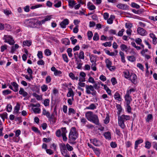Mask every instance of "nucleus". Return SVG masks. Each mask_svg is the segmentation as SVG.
<instances>
[{"mask_svg":"<svg viewBox=\"0 0 157 157\" xmlns=\"http://www.w3.org/2000/svg\"><path fill=\"white\" fill-rule=\"evenodd\" d=\"M120 117H122V119L124 121H127L129 120L130 119V116L128 115H123L121 116H119Z\"/></svg>","mask_w":157,"mask_h":157,"instance_id":"nucleus-32","label":"nucleus"},{"mask_svg":"<svg viewBox=\"0 0 157 157\" xmlns=\"http://www.w3.org/2000/svg\"><path fill=\"white\" fill-rule=\"evenodd\" d=\"M85 88L86 90V92L87 94H91L94 97L96 96L97 92L94 89L93 86L86 85Z\"/></svg>","mask_w":157,"mask_h":157,"instance_id":"nucleus-3","label":"nucleus"},{"mask_svg":"<svg viewBox=\"0 0 157 157\" xmlns=\"http://www.w3.org/2000/svg\"><path fill=\"white\" fill-rule=\"evenodd\" d=\"M90 60L91 62L92 63V65H97L96 62V59L94 56H91L90 57Z\"/></svg>","mask_w":157,"mask_h":157,"instance_id":"nucleus-28","label":"nucleus"},{"mask_svg":"<svg viewBox=\"0 0 157 157\" xmlns=\"http://www.w3.org/2000/svg\"><path fill=\"white\" fill-rule=\"evenodd\" d=\"M3 39L5 40V43H7L10 45H13L15 43L11 36L4 35Z\"/></svg>","mask_w":157,"mask_h":157,"instance_id":"nucleus-4","label":"nucleus"},{"mask_svg":"<svg viewBox=\"0 0 157 157\" xmlns=\"http://www.w3.org/2000/svg\"><path fill=\"white\" fill-rule=\"evenodd\" d=\"M117 7L119 9L123 10H128L129 8V6L128 5L122 3L118 4L117 5Z\"/></svg>","mask_w":157,"mask_h":157,"instance_id":"nucleus-12","label":"nucleus"},{"mask_svg":"<svg viewBox=\"0 0 157 157\" xmlns=\"http://www.w3.org/2000/svg\"><path fill=\"white\" fill-rule=\"evenodd\" d=\"M125 78H129L130 76L129 71L128 70L125 71L123 72Z\"/></svg>","mask_w":157,"mask_h":157,"instance_id":"nucleus-34","label":"nucleus"},{"mask_svg":"<svg viewBox=\"0 0 157 157\" xmlns=\"http://www.w3.org/2000/svg\"><path fill=\"white\" fill-rule=\"evenodd\" d=\"M91 141L95 146H98L99 145V141L96 139H94L93 140H91Z\"/></svg>","mask_w":157,"mask_h":157,"instance_id":"nucleus-30","label":"nucleus"},{"mask_svg":"<svg viewBox=\"0 0 157 157\" xmlns=\"http://www.w3.org/2000/svg\"><path fill=\"white\" fill-rule=\"evenodd\" d=\"M129 79L134 84H136L137 83V76L136 74L131 73L129 77Z\"/></svg>","mask_w":157,"mask_h":157,"instance_id":"nucleus-8","label":"nucleus"},{"mask_svg":"<svg viewBox=\"0 0 157 157\" xmlns=\"http://www.w3.org/2000/svg\"><path fill=\"white\" fill-rule=\"evenodd\" d=\"M44 53L45 55L47 56H50L51 54V52L49 49H46L44 51Z\"/></svg>","mask_w":157,"mask_h":157,"instance_id":"nucleus-53","label":"nucleus"},{"mask_svg":"<svg viewBox=\"0 0 157 157\" xmlns=\"http://www.w3.org/2000/svg\"><path fill=\"white\" fill-rule=\"evenodd\" d=\"M51 70L54 72V74L55 76H60L62 73L61 71L57 70L54 67H52Z\"/></svg>","mask_w":157,"mask_h":157,"instance_id":"nucleus-13","label":"nucleus"},{"mask_svg":"<svg viewBox=\"0 0 157 157\" xmlns=\"http://www.w3.org/2000/svg\"><path fill=\"white\" fill-rule=\"evenodd\" d=\"M87 36L88 37V39L89 40H90L91 38L93 36V34L92 31H88L87 32Z\"/></svg>","mask_w":157,"mask_h":157,"instance_id":"nucleus-48","label":"nucleus"},{"mask_svg":"<svg viewBox=\"0 0 157 157\" xmlns=\"http://www.w3.org/2000/svg\"><path fill=\"white\" fill-rule=\"evenodd\" d=\"M19 93L20 94L22 95L24 97H26L28 95V93L25 91L24 89L22 88H20Z\"/></svg>","mask_w":157,"mask_h":157,"instance_id":"nucleus-18","label":"nucleus"},{"mask_svg":"<svg viewBox=\"0 0 157 157\" xmlns=\"http://www.w3.org/2000/svg\"><path fill=\"white\" fill-rule=\"evenodd\" d=\"M74 94L73 90L71 88L70 89L67 95V97H71L72 98H74Z\"/></svg>","mask_w":157,"mask_h":157,"instance_id":"nucleus-21","label":"nucleus"},{"mask_svg":"<svg viewBox=\"0 0 157 157\" xmlns=\"http://www.w3.org/2000/svg\"><path fill=\"white\" fill-rule=\"evenodd\" d=\"M72 49L71 48H68L67 50V52L69 57H71L72 56V54L71 53Z\"/></svg>","mask_w":157,"mask_h":157,"instance_id":"nucleus-50","label":"nucleus"},{"mask_svg":"<svg viewBox=\"0 0 157 157\" xmlns=\"http://www.w3.org/2000/svg\"><path fill=\"white\" fill-rule=\"evenodd\" d=\"M42 114L46 116L50 120H52V122L54 123L55 122V118H53L52 116H51L50 113L48 111H47L44 108L43 109Z\"/></svg>","mask_w":157,"mask_h":157,"instance_id":"nucleus-7","label":"nucleus"},{"mask_svg":"<svg viewBox=\"0 0 157 157\" xmlns=\"http://www.w3.org/2000/svg\"><path fill=\"white\" fill-rule=\"evenodd\" d=\"M119 55L121 57V59L122 62L123 63H124L126 61L125 60L124 55V53L121 52L120 51L119 52Z\"/></svg>","mask_w":157,"mask_h":157,"instance_id":"nucleus-26","label":"nucleus"},{"mask_svg":"<svg viewBox=\"0 0 157 157\" xmlns=\"http://www.w3.org/2000/svg\"><path fill=\"white\" fill-rule=\"evenodd\" d=\"M102 45L105 47H110L112 45V44L111 42H106L103 43Z\"/></svg>","mask_w":157,"mask_h":157,"instance_id":"nucleus-56","label":"nucleus"},{"mask_svg":"<svg viewBox=\"0 0 157 157\" xmlns=\"http://www.w3.org/2000/svg\"><path fill=\"white\" fill-rule=\"evenodd\" d=\"M128 60L131 62H134L136 61V58L133 56H128L127 57Z\"/></svg>","mask_w":157,"mask_h":157,"instance_id":"nucleus-36","label":"nucleus"},{"mask_svg":"<svg viewBox=\"0 0 157 157\" xmlns=\"http://www.w3.org/2000/svg\"><path fill=\"white\" fill-rule=\"evenodd\" d=\"M0 117L2 119L3 121H4L5 118H7V114L5 112L2 114H0Z\"/></svg>","mask_w":157,"mask_h":157,"instance_id":"nucleus-35","label":"nucleus"},{"mask_svg":"<svg viewBox=\"0 0 157 157\" xmlns=\"http://www.w3.org/2000/svg\"><path fill=\"white\" fill-rule=\"evenodd\" d=\"M151 147V143L148 141H146L145 143V147L147 149H149Z\"/></svg>","mask_w":157,"mask_h":157,"instance_id":"nucleus-45","label":"nucleus"},{"mask_svg":"<svg viewBox=\"0 0 157 157\" xmlns=\"http://www.w3.org/2000/svg\"><path fill=\"white\" fill-rule=\"evenodd\" d=\"M60 149L61 153L63 156H66L68 154V151L66 149V145L65 144H61L60 145Z\"/></svg>","mask_w":157,"mask_h":157,"instance_id":"nucleus-6","label":"nucleus"},{"mask_svg":"<svg viewBox=\"0 0 157 157\" xmlns=\"http://www.w3.org/2000/svg\"><path fill=\"white\" fill-rule=\"evenodd\" d=\"M62 131L61 130L58 129L56 132V136L59 137L62 135Z\"/></svg>","mask_w":157,"mask_h":157,"instance_id":"nucleus-38","label":"nucleus"},{"mask_svg":"<svg viewBox=\"0 0 157 157\" xmlns=\"http://www.w3.org/2000/svg\"><path fill=\"white\" fill-rule=\"evenodd\" d=\"M19 47V46L17 44H16L12 46L11 47V53H13Z\"/></svg>","mask_w":157,"mask_h":157,"instance_id":"nucleus-23","label":"nucleus"},{"mask_svg":"<svg viewBox=\"0 0 157 157\" xmlns=\"http://www.w3.org/2000/svg\"><path fill=\"white\" fill-rule=\"evenodd\" d=\"M114 97L116 100H117L119 101H121L120 95L117 92L115 93L114 94Z\"/></svg>","mask_w":157,"mask_h":157,"instance_id":"nucleus-24","label":"nucleus"},{"mask_svg":"<svg viewBox=\"0 0 157 157\" xmlns=\"http://www.w3.org/2000/svg\"><path fill=\"white\" fill-rule=\"evenodd\" d=\"M124 98L126 104H130L132 100L130 95L126 94L124 96Z\"/></svg>","mask_w":157,"mask_h":157,"instance_id":"nucleus-15","label":"nucleus"},{"mask_svg":"<svg viewBox=\"0 0 157 157\" xmlns=\"http://www.w3.org/2000/svg\"><path fill=\"white\" fill-rule=\"evenodd\" d=\"M78 58L80 59H84V54L82 51L80 52L79 54Z\"/></svg>","mask_w":157,"mask_h":157,"instance_id":"nucleus-39","label":"nucleus"},{"mask_svg":"<svg viewBox=\"0 0 157 157\" xmlns=\"http://www.w3.org/2000/svg\"><path fill=\"white\" fill-rule=\"evenodd\" d=\"M27 72L29 74L30 77L31 78H33L32 74L33 71L29 67L27 69Z\"/></svg>","mask_w":157,"mask_h":157,"instance_id":"nucleus-42","label":"nucleus"},{"mask_svg":"<svg viewBox=\"0 0 157 157\" xmlns=\"http://www.w3.org/2000/svg\"><path fill=\"white\" fill-rule=\"evenodd\" d=\"M69 23V20L67 19H65L60 23V26L62 28H66V25H68Z\"/></svg>","mask_w":157,"mask_h":157,"instance_id":"nucleus-14","label":"nucleus"},{"mask_svg":"<svg viewBox=\"0 0 157 157\" xmlns=\"http://www.w3.org/2000/svg\"><path fill=\"white\" fill-rule=\"evenodd\" d=\"M93 39L94 40L97 41L99 39V35L97 33H95Z\"/></svg>","mask_w":157,"mask_h":157,"instance_id":"nucleus-49","label":"nucleus"},{"mask_svg":"<svg viewBox=\"0 0 157 157\" xmlns=\"http://www.w3.org/2000/svg\"><path fill=\"white\" fill-rule=\"evenodd\" d=\"M130 104H126V108L128 113H131L132 110V108L131 107Z\"/></svg>","mask_w":157,"mask_h":157,"instance_id":"nucleus-44","label":"nucleus"},{"mask_svg":"<svg viewBox=\"0 0 157 157\" xmlns=\"http://www.w3.org/2000/svg\"><path fill=\"white\" fill-rule=\"evenodd\" d=\"M75 36H73L70 38V39L71 41L72 44H75L77 42V40L76 39H75Z\"/></svg>","mask_w":157,"mask_h":157,"instance_id":"nucleus-59","label":"nucleus"},{"mask_svg":"<svg viewBox=\"0 0 157 157\" xmlns=\"http://www.w3.org/2000/svg\"><path fill=\"white\" fill-rule=\"evenodd\" d=\"M75 110L72 108H70L69 109L68 114L69 115H71V113L75 114Z\"/></svg>","mask_w":157,"mask_h":157,"instance_id":"nucleus-55","label":"nucleus"},{"mask_svg":"<svg viewBox=\"0 0 157 157\" xmlns=\"http://www.w3.org/2000/svg\"><path fill=\"white\" fill-rule=\"evenodd\" d=\"M11 85L13 87V90L14 92H17L18 90V85L15 82L11 83Z\"/></svg>","mask_w":157,"mask_h":157,"instance_id":"nucleus-17","label":"nucleus"},{"mask_svg":"<svg viewBox=\"0 0 157 157\" xmlns=\"http://www.w3.org/2000/svg\"><path fill=\"white\" fill-rule=\"evenodd\" d=\"M93 150L96 155L98 156L100 155V152L99 149L95 147L93 148Z\"/></svg>","mask_w":157,"mask_h":157,"instance_id":"nucleus-43","label":"nucleus"},{"mask_svg":"<svg viewBox=\"0 0 157 157\" xmlns=\"http://www.w3.org/2000/svg\"><path fill=\"white\" fill-rule=\"evenodd\" d=\"M143 10H142L141 9H140V10H136L135 9H132V12L136 14H138L140 13V12L141 13L142 11H143Z\"/></svg>","mask_w":157,"mask_h":157,"instance_id":"nucleus-57","label":"nucleus"},{"mask_svg":"<svg viewBox=\"0 0 157 157\" xmlns=\"http://www.w3.org/2000/svg\"><path fill=\"white\" fill-rule=\"evenodd\" d=\"M87 6L88 8L90 10H92L96 9V7L90 2H89L87 3Z\"/></svg>","mask_w":157,"mask_h":157,"instance_id":"nucleus-22","label":"nucleus"},{"mask_svg":"<svg viewBox=\"0 0 157 157\" xmlns=\"http://www.w3.org/2000/svg\"><path fill=\"white\" fill-rule=\"evenodd\" d=\"M50 100L49 99H46L44 101V104L45 106H48L49 105Z\"/></svg>","mask_w":157,"mask_h":157,"instance_id":"nucleus-62","label":"nucleus"},{"mask_svg":"<svg viewBox=\"0 0 157 157\" xmlns=\"http://www.w3.org/2000/svg\"><path fill=\"white\" fill-rule=\"evenodd\" d=\"M68 6L71 8H73L76 4L74 0H68Z\"/></svg>","mask_w":157,"mask_h":157,"instance_id":"nucleus-19","label":"nucleus"},{"mask_svg":"<svg viewBox=\"0 0 157 157\" xmlns=\"http://www.w3.org/2000/svg\"><path fill=\"white\" fill-rule=\"evenodd\" d=\"M62 43L65 45H69L70 43V41L68 39L65 38L62 39Z\"/></svg>","mask_w":157,"mask_h":157,"instance_id":"nucleus-29","label":"nucleus"},{"mask_svg":"<svg viewBox=\"0 0 157 157\" xmlns=\"http://www.w3.org/2000/svg\"><path fill=\"white\" fill-rule=\"evenodd\" d=\"M62 2L60 1H58L54 5V6L56 8H59L61 6Z\"/></svg>","mask_w":157,"mask_h":157,"instance_id":"nucleus-58","label":"nucleus"},{"mask_svg":"<svg viewBox=\"0 0 157 157\" xmlns=\"http://www.w3.org/2000/svg\"><path fill=\"white\" fill-rule=\"evenodd\" d=\"M85 116L87 120L95 124L96 125L99 124V119L96 115L93 113L91 111H88L86 113Z\"/></svg>","mask_w":157,"mask_h":157,"instance_id":"nucleus-1","label":"nucleus"},{"mask_svg":"<svg viewBox=\"0 0 157 157\" xmlns=\"http://www.w3.org/2000/svg\"><path fill=\"white\" fill-rule=\"evenodd\" d=\"M143 142V140L141 139H139L136 141L135 144V149H136L138 147V145L142 143Z\"/></svg>","mask_w":157,"mask_h":157,"instance_id":"nucleus-27","label":"nucleus"},{"mask_svg":"<svg viewBox=\"0 0 157 157\" xmlns=\"http://www.w3.org/2000/svg\"><path fill=\"white\" fill-rule=\"evenodd\" d=\"M62 57L64 61L67 63L68 62V59L67 56L66 54H63L62 55Z\"/></svg>","mask_w":157,"mask_h":157,"instance_id":"nucleus-51","label":"nucleus"},{"mask_svg":"<svg viewBox=\"0 0 157 157\" xmlns=\"http://www.w3.org/2000/svg\"><path fill=\"white\" fill-rule=\"evenodd\" d=\"M14 132L15 133V136L16 137H19V136L21 134V131L20 130L17 129Z\"/></svg>","mask_w":157,"mask_h":157,"instance_id":"nucleus-60","label":"nucleus"},{"mask_svg":"<svg viewBox=\"0 0 157 157\" xmlns=\"http://www.w3.org/2000/svg\"><path fill=\"white\" fill-rule=\"evenodd\" d=\"M77 132L76 130V129L75 127H72L70 130V132L69 133V140L72 142L75 141L78 137Z\"/></svg>","mask_w":157,"mask_h":157,"instance_id":"nucleus-2","label":"nucleus"},{"mask_svg":"<svg viewBox=\"0 0 157 157\" xmlns=\"http://www.w3.org/2000/svg\"><path fill=\"white\" fill-rule=\"evenodd\" d=\"M137 32L139 34L142 36H145L146 34V30L141 27H139L137 28Z\"/></svg>","mask_w":157,"mask_h":157,"instance_id":"nucleus-16","label":"nucleus"},{"mask_svg":"<svg viewBox=\"0 0 157 157\" xmlns=\"http://www.w3.org/2000/svg\"><path fill=\"white\" fill-rule=\"evenodd\" d=\"M131 6L133 7L136 8L137 9H139L140 8V6L134 2H132L131 4Z\"/></svg>","mask_w":157,"mask_h":157,"instance_id":"nucleus-46","label":"nucleus"},{"mask_svg":"<svg viewBox=\"0 0 157 157\" xmlns=\"http://www.w3.org/2000/svg\"><path fill=\"white\" fill-rule=\"evenodd\" d=\"M7 46L5 44L3 45L1 47V52H3L5 50L7 49Z\"/></svg>","mask_w":157,"mask_h":157,"instance_id":"nucleus-64","label":"nucleus"},{"mask_svg":"<svg viewBox=\"0 0 157 157\" xmlns=\"http://www.w3.org/2000/svg\"><path fill=\"white\" fill-rule=\"evenodd\" d=\"M20 104L18 103H17L14 109V113H19V111L20 109Z\"/></svg>","mask_w":157,"mask_h":157,"instance_id":"nucleus-20","label":"nucleus"},{"mask_svg":"<svg viewBox=\"0 0 157 157\" xmlns=\"http://www.w3.org/2000/svg\"><path fill=\"white\" fill-rule=\"evenodd\" d=\"M124 121L122 119V117H118V124L119 126L122 129H124L125 127V125L124 123Z\"/></svg>","mask_w":157,"mask_h":157,"instance_id":"nucleus-11","label":"nucleus"},{"mask_svg":"<svg viewBox=\"0 0 157 157\" xmlns=\"http://www.w3.org/2000/svg\"><path fill=\"white\" fill-rule=\"evenodd\" d=\"M99 79L103 82H105L106 80V78L105 76L102 75H100L99 77Z\"/></svg>","mask_w":157,"mask_h":157,"instance_id":"nucleus-63","label":"nucleus"},{"mask_svg":"<svg viewBox=\"0 0 157 157\" xmlns=\"http://www.w3.org/2000/svg\"><path fill=\"white\" fill-rule=\"evenodd\" d=\"M66 146L69 151H71L73 150V149L72 147L71 146L68 144H67Z\"/></svg>","mask_w":157,"mask_h":157,"instance_id":"nucleus-61","label":"nucleus"},{"mask_svg":"<svg viewBox=\"0 0 157 157\" xmlns=\"http://www.w3.org/2000/svg\"><path fill=\"white\" fill-rule=\"evenodd\" d=\"M11 91L9 90H5L3 91L2 93L3 95H6L10 94Z\"/></svg>","mask_w":157,"mask_h":157,"instance_id":"nucleus-47","label":"nucleus"},{"mask_svg":"<svg viewBox=\"0 0 157 157\" xmlns=\"http://www.w3.org/2000/svg\"><path fill=\"white\" fill-rule=\"evenodd\" d=\"M105 63L106 67L110 71H112L115 69V67L112 66V62L109 59H107L105 60Z\"/></svg>","mask_w":157,"mask_h":157,"instance_id":"nucleus-5","label":"nucleus"},{"mask_svg":"<svg viewBox=\"0 0 157 157\" xmlns=\"http://www.w3.org/2000/svg\"><path fill=\"white\" fill-rule=\"evenodd\" d=\"M32 44V42L30 40H25L23 42V44L24 46H29Z\"/></svg>","mask_w":157,"mask_h":157,"instance_id":"nucleus-31","label":"nucleus"},{"mask_svg":"<svg viewBox=\"0 0 157 157\" xmlns=\"http://www.w3.org/2000/svg\"><path fill=\"white\" fill-rule=\"evenodd\" d=\"M104 136L106 139L110 140L111 138V133L109 132H105L104 134Z\"/></svg>","mask_w":157,"mask_h":157,"instance_id":"nucleus-33","label":"nucleus"},{"mask_svg":"<svg viewBox=\"0 0 157 157\" xmlns=\"http://www.w3.org/2000/svg\"><path fill=\"white\" fill-rule=\"evenodd\" d=\"M97 106L93 103H92L89 105V106L86 107V109H87L94 110L96 109Z\"/></svg>","mask_w":157,"mask_h":157,"instance_id":"nucleus-25","label":"nucleus"},{"mask_svg":"<svg viewBox=\"0 0 157 157\" xmlns=\"http://www.w3.org/2000/svg\"><path fill=\"white\" fill-rule=\"evenodd\" d=\"M120 48L121 50L123 51L127 52L128 49L127 46L124 44H122L121 45Z\"/></svg>","mask_w":157,"mask_h":157,"instance_id":"nucleus-37","label":"nucleus"},{"mask_svg":"<svg viewBox=\"0 0 157 157\" xmlns=\"http://www.w3.org/2000/svg\"><path fill=\"white\" fill-rule=\"evenodd\" d=\"M41 90L43 92L46 91L48 89L47 86L46 85H43L41 87Z\"/></svg>","mask_w":157,"mask_h":157,"instance_id":"nucleus-52","label":"nucleus"},{"mask_svg":"<svg viewBox=\"0 0 157 157\" xmlns=\"http://www.w3.org/2000/svg\"><path fill=\"white\" fill-rule=\"evenodd\" d=\"M12 109V106L10 104H8L6 106V111L8 112H10Z\"/></svg>","mask_w":157,"mask_h":157,"instance_id":"nucleus-54","label":"nucleus"},{"mask_svg":"<svg viewBox=\"0 0 157 157\" xmlns=\"http://www.w3.org/2000/svg\"><path fill=\"white\" fill-rule=\"evenodd\" d=\"M61 130L62 131V136L63 137V140L64 141H66L67 139L66 136V133L67 132V131L66 129V128L65 127L62 128H61Z\"/></svg>","mask_w":157,"mask_h":157,"instance_id":"nucleus-10","label":"nucleus"},{"mask_svg":"<svg viewBox=\"0 0 157 157\" xmlns=\"http://www.w3.org/2000/svg\"><path fill=\"white\" fill-rule=\"evenodd\" d=\"M153 118V116L151 114H149L147 115V118L146 119V121L147 122H149L151 120H152Z\"/></svg>","mask_w":157,"mask_h":157,"instance_id":"nucleus-41","label":"nucleus"},{"mask_svg":"<svg viewBox=\"0 0 157 157\" xmlns=\"http://www.w3.org/2000/svg\"><path fill=\"white\" fill-rule=\"evenodd\" d=\"M94 84L93 86L94 87V89H95L96 90H98L100 87L99 86V81L98 82L96 83H94Z\"/></svg>","mask_w":157,"mask_h":157,"instance_id":"nucleus-40","label":"nucleus"},{"mask_svg":"<svg viewBox=\"0 0 157 157\" xmlns=\"http://www.w3.org/2000/svg\"><path fill=\"white\" fill-rule=\"evenodd\" d=\"M26 25L27 26H29L33 27H36L35 25V23L33 19H28L26 21Z\"/></svg>","mask_w":157,"mask_h":157,"instance_id":"nucleus-9","label":"nucleus"}]
</instances>
